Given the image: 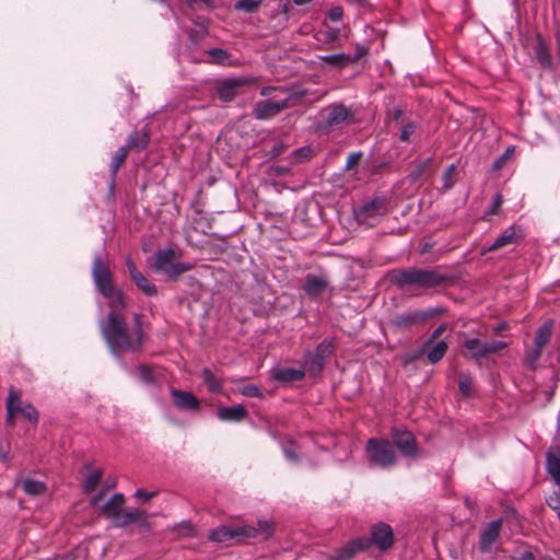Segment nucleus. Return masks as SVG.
<instances>
[{"mask_svg":"<svg viewBox=\"0 0 560 560\" xmlns=\"http://www.w3.org/2000/svg\"><path fill=\"white\" fill-rule=\"evenodd\" d=\"M102 337L104 338L109 352L121 358L126 353H140L145 342L142 316L133 315L132 326L128 327L122 315L108 313L107 317L100 323Z\"/></svg>","mask_w":560,"mask_h":560,"instance_id":"f257e3e1","label":"nucleus"},{"mask_svg":"<svg viewBox=\"0 0 560 560\" xmlns=\"http://www.w3.org/2000/svg\"><path fill=\"white\" fill-rule=\"evenodd\" d=\"M390 281L401 289L412 287L422 290H436L454 284L455 278L442 272L440 268L411 267L393 271Z\"/></svg>","mask_w":560,"mask_h":560,"instance_id":"f03ea898","label":"nucleus"},{"mask_svg":"<svg viewBox=\"0 0 560 560\" xmlns=\"http://www.w3.org/2000/svg\"><path fill=\"white\" fill-rule=\"evenodd\" d=\"M365 448L371 465L381 468H388L396 464V453L389 441L383 439H369Z\"/></svg>","mask_w":560,"mask_h":560,"instance_id":"7ed1b4c3","label":"nucleus"},{"mask_svg":"<svg viewBox=\"0 0 560 560\" xmlns=\"http://www.w3.org/2000/svg\"><path fill=\"white\" fill-rule=\"evenodd\" d=\"M395 540L392 526L385 522L371 525L369 536H365L368 550L374 547L380 553L388 552L394 547Z\"/></svg>","mask_w":560,"mask_h":560,"instance_id":"20e7f679","label":"nucleus"},{"mask_svg":"<svg viewBox=\"0 0 560 560\" xmlns=\"http://www.w3.org/2000/svg\"><path fill=\"white\" fill-rule=\"evenodd\" d=\"M442 313L443 308L440 307L410 311L396 315L394 318H392L390 323L395 328L405 330L411 328L412 326L425 324L429 319L441 315Z\"/></svg>","mask_w":560,"mask_h":560,"instance_id":"39448f33","label":"nucleus"},{"mask_svg":"<svg viewBox=\"0 0 560 560\" xmlns=\"http://www.w3.org/2000/svg\"><path fill=\"white\" fill-rule=\"evenodd\" d=\"M319 116L317 129L323 133H329L335 127L347 121L351 113L343 104L336 103L323 108Z\"/></svg>","mask_w":560,"mask_h":560,"instance_id":"423d86ee","label":"nucleus"},{"mask_svg":"<svg viewBox=\"0 0 560 560\" xmlns=\"http://www.w3.org/2000/svg\"><path fill=\"white\" fill-rule=\"evenodd\" d=\"M92 278L96 290L103 296H108L113 293V289L115 288L113 272L109 266L98 255L93 258Z\"/></svg>","mask_w":560,"mask_h":560,"instance_id":"0eeeda50","label":"nucleus"},{"mask_svg":"<svg viewBox=\"0 0 560 560\" xmlns=\"http://www.w3.org/2000/svg\"><path fill=\"white\" fill-rule=\"evenodd\" d=\"M248 83L244 78H226L217 80L214 90L222 102H231L238 94V91Z\"/></svg>","mask_w":560,"mask_h":560,"instance_id":"6e6552de","label":"nucleus"},{"mask_svg":"<svg viewBox=\"0 0 560 560\" xmlns=\"http://www.w3.org/2000/svg\"><path fill=\"white\" fill-rule=\"evenodd\" d=\"M392 439L394 445L399 450V452L410 458H416L418 456V444L415 435L410 431H400L398 429L392 430Z\"/></svg>","mask_w":560,"mask_h":560,"instance_id":"1a4fd4ad","label":"nucleus"},{"mask_svg":"<svg viewBox=\"0 0 560 560\" xmlns=\"http://www.w3.org/2000/svg\"><path fill=\"white\" fill-rule=\"evenodd\" d=\"M250 534L253 532L250 529H243V525L234 527L220 526L211 529L208 537L214 542H225L232 539L241 542L245 541L244 536H250Z\"/></svg>","mask_w":560,"mask_h":560,"instance_id":"9d476101","label":"nucleus"},{"mask_svg":"<svg viewBox=\"0 0 560 560\" xmlns=\"http://www.w3.org/2000/svg\"><path fill=\"white\" fill-rule=\"evenodd\" d=\"M368 551L365 536H360L348 541L328 556V560H352L357 555Z\"/></svg>","mask_w":560,"mask_h":560,"instance_id":"9b49d317","label":"nucleus"},{"mask_svg":"<svg viewBox=\"0 0 560 560\" xmlns=\"http://www.w3.org/2000/svg\"><path fill=\"white\" fill-rule=\"evenodd\" d=\"M133 523L139 524V526L144 530H149L151 527L148 514L137 508L122 510L113 526L121 528L127 527Z\"/></svg>","mask_w":560,"mask_h":560,"instance_id":"f8f14e48","label":"nucleus"},{"mask_svg":"<svg viewBox=\"0 0 560 560\" xmlns=\"http://www.w3.org/2000/svg\"><path fill=\"white\" fill-rule=\"evenodd\" d=\"M448 349L447 342L443 340L434 341L432 345H428V340L422 345L421 349L418 353H415L409 357L408 361H415L419 359L422 354H427L428 361L431 364L438 363L445 355Z\"/></svg>","mask_w":560,"mask_h":560,"instance_id":"ddd939ff","label":"nucleus"},{"mask_svg":"<svg viewBox=\"0 0 560 560\" xmlns=\"http://www.w3.org/2000/svg\"><path fill=\"white\" fill-rule=\"evenodd\" d=\"M386 211V199L383 197H375L360 207L357 212V218L361 222H368L369 219L384 215Z\"/></svg>","mask_w":560,"mask_h":560,"instance_id":"4468645a","label":"nucleus"},{"mask_svg":"<svg viewBox=\"0 0 560 560\" xmlns=\"http://www.w3.org/2000/svg\"><path fill=\"white\" fill-rule=\"evenodd\" d=\"M502 527V521L495 520L490 522L487 527L480 533L479 549L481 552H488L493 542L498 539Z\"/></svg>","mask_w":560,"mask_h":560,"instance_id":"2eb2a0df","label":"nucleus"},{"mask_svg":"<svg viewBox=\"0 0 560 560\" xmlns=\"http://www.w3.org/2000/svg\"><path fill=\"white\" fill-rule=\"evenodd\" d=\"M329 281L325 276L306 275L304 279L303 290L308 298H318L327 288Z\"/></svg>","mask_w":560,"mask_h":560,"instance_id":"dca6fc26","label":"nucleus"},{"mask_svg":"<svg viewBox=\"0 0 560 560\" xmlns=\"http://www.w3.org/2000/svg\"><path fill=\"white\" fill-rule=\"evenodd\" d=\"M368 49H362L361 54L347 55V54H336V55H326L319 57L323 63L331 66L337 69H343L350 65L355 63L360 58L366 55Z\"/></svg>","mask_w":560,"mask_h":560,"instance_id":"f3484780","label":"nucleus"},{"mask_svg":"<svg viewBox=\"0 0 560 560\" xmlns=\"http://www.w3.org/2000/svg\"><path fill=\"white\" fill-rule=\"evenodd\" d=\"M171 397L178 409L198 411L200 408L199 400L189 392L172 388Z\"/></svg>","mask_w":560,"mask_h":560,"instance_id":"a211bd4d","label":"nucleus"},{"mask_svg":"<svg viewBox=\"0 0 560 560\" xmlns=\"http://www.w3.org/2000/svg\"><path fill=\"white\" fill-rule=\"evenodd\" d=\"M283 107L281 102L259 101L254 105L253 116L259 120L270 119L281 113Z\"/></svg>","mask_w":560,"mask_h":560,"instance_id":"6ab92c4d","label":"nucleus"},{"mask_svg":"<svg viewBox=\"0 0 560 560\" xmlns=\"http://www.w3.org/2000/svg\"><path fill=\"white\" fill-rule=\"evenodd\" d=\"M533 55L536 59V61L539 63V66L545 69L549 70L552 67V59L549 51L548 45L545 43L542 36L540 34H536L535 36V43L533 46Z\"/></svg>","mask_w":560,"mask_h":560,"instance_id":"aec40b11","label":"nucleus"},{"mask_svg":"<svg viewBox=\"0 0 560 560\" xmlns=\"http://www.w3.org/2000/svg\"><path fill=\"white\" fill-rule=\"evenodd\" d=\"M546 469L553 481L560 486V446L551 445L546 454Z\"/></svg>","mask_w":560,"mask_h":560,"instance_id":"412c9836","label":"nucleus"},{"mask_svg":"<svg viewBox=\"0 0 560 560\" xmlns=\"http://www.w3.org/2000/svg\"><path fill=\"white\" fill-rule=\"evenodd\" d=\"M125 497L122 493H115L105 504L101 506L103 515L114 524L120 515L125 505Z\"/></svg>","mask_w":560,"mask_h":560,"instance_id":"4be33fe9","label":"nucleus"},{"mask_svg":"<svg viewBox=\"0 0 560 560\" xmlns=\"http://www.w3.org/2000/svg\"><path fill=\"white\" fill-rule=\"evenodd\" d=\"M433 159L428 158L424 160H415L411 163V170L408 174V179L411 183H418L422 177L431 175L434 170L432 167Z\"/></svg>","mask_w":560,"mask_h":560,"instance_id":"5701e85b","label":"nucleus"},{"mask_svg":"<svg viewBox=\"0 0 560 560\" xmlns=\"http://www.w3.org/2000/svg\"><path fill=\"white\" fill-rule=\"evenodd\" d=\"M243 529H250L253 532L250 536H244L245 540L252 538H261L262 540H268L275 533V523L268 520H259L257 522V526L243 525Z\"/></svg>","mask_w":560,"mask_h":560,"instance_id":"b1692460","label":"nucleus"},{"mask_svg":"<svg viewBox=\"0 0 560 560\" xmlns=\"http://www.w3.org/2000/svg\"><path fill=\"white\" fill-rule=\"evenodd\" d=\"M150 143V131L147 128L141 130H135L128 137L127 144L124 148H127V151L141 152Z\"/></svg>","mask_w":560,"mask_h":560,"instance_id":"393cba45","label":"nucleus"},{"mask_svg":"<svg viewBox=\"0 0 560 560\" xmlns=\"http://www.w3.org/2000/svg\"><path fill=\"white\" fill-rule=\"evenodd\" d=\"M520 240L521 235L517 234L515 228L510 226L504 230L487 249H483L482 254L498 250L508 245L516 244Z\"/></svg>","mask_w":560,"mask_h":560,"instance_id":"a878e982","label":"nucleus"},{"mask_svg":"<svg viewBox=\"0 0 560 560\" xmlns=\"http://www.w3.org/2000/svg\"><path fill=\"white\" fill-rule=\"evenodd\" d=\"M464 348L469 352V359L480 363L482 359L488 358L486 341L479 338H469L463 342Z\"/></svg>","mask_w":560,"mask_h":560,"instance_id":"bb28decb","label":"nucleus"},{"mask_svg":"<svg viewBox=\"0 0 560 560\" xmlns=\"http://www.w3.org/2000/svg\"><path fill=\"white\" fill-rule=\"evenodd\" d=\"M248 412L243 405L230 407H220L218 409V418L222 421L240 422L247 417Z\"/></svg>","mask_w":560,"mask_h":560,"instance_id":"cd10ccee","label":"nucleus"},{"mask_svg":"<svg viewBox=\"0 0 560 560\" xmlns=\"http://www.w3.org/2000/svg\"><path fill=\"white\" fill-rule=\"evenodd\" d=\"M22 394L15 388L11 387L9 389V395L5 402L7 408V419L5 423L9 427H13L15 424V415H18V408L14 406V401L21 402Z\"/></svg>","mask_w":560,"mask_h":560,"instance_id":"c85d7f7f","label":"nucleus"},{"mask_svg":"<svg viewBox=\"0 0 560 560\" xmlns=\"http://www.w3.org/2000/svg\"><path fill=\"white\" fill-rule=\"evenodd\" d=\"M127 155H128L127 148L121 147L115 152V154L113 156L112 163L109 165L110 177H112L110 183H109V194L110 195L114 194L116 174H117L118 170L120 168V166L125 163Z\"/></svg>","mask_w":560,"mask_h":560,"instance_id":"c756f323","label":"nucleus"},{"mask_svg":"<svg viewBox=\"0 0 560 560\" xmlns=\"http://www.w3.org/2000/svg\"><path fill=\"white\" fill-rule=\"evenodd\" d=\"M176 257V253L172 248L166 249H159L155 253L154 262L152 264V268L155 271H162L167 268L168 265H171Z\"/></svg>","mask_w":560,"mask_h":560,"instance_id":"7c9ffc66","label":"nucleus"},{"mask_svg":"<svg viewBox=\"0 0 560 560\" xmlns=\"http://www.w3.org/2000/svg\"><path fill=\"white\" fill-rule=\"evenodd\" d=\"M282 93H285L287 96L280 101L283 109L293 108L299 106L302 103V100L308 95L307 90H288L284 89Z\"/></svg>","mask_w":560,"mask_h":560,"instance_id":"2f4dec72","label":"nucleus"},{"mask_svg":"<svg viewBox=\"0 0 560 560\" xmlns=\"http://www.w3.org/2000/svg\"><path fill=\"white\" fill-rule=\"evenodd\" d=\"M108 301V306L110 308L109 313H116V315H121L120 311L126 307L125 294L119 288H114L113 293L108 296H104Z\"/></svg>","mask_w":560,"mask_h":560,"instance_id":"473e14b6","label":"nucleus"},{"mask_svg":"<svg viewBox=\"0 0 560 560\" xmlns=\"http://www.w3.org/2000/svg\"><path fill=\"white\" fill-rule=\"evenodd\" d=\"M304 375H305L304 370L285 368V369L278 370L273 374V377H275V380H277L279 382L290 383V382L303 380Z\"/></svg>","mask_w":560,"mask_h":560,"instance_id":"72a5a7b5","label":"nucleus"},{"mask_svg":"<svg viewBox=\"0 0 560 560\" xmlns=\"http://www.w3.org/2000/svg\"><path fill=\"white\" fill-rule=\"evenodd\" d=\"M551 336V327L547 324L542 325L536 332L535 337V359L541 355L542 348L548 343Z\"/></svg>","mask_w":560,"mask_h":560,"instance_id":"f704fd0d","label":"nucleus"},{"mask_svg":"<svg viewBox=\"0 0 560 560\" xmlns=\"http://www.w3.org/2000/svg\"><path fill=\"white\" fill-rule=\"evenodd\" d=\"M324 368L323 360H319L315 353L307 352L304 358V371H307L311 375H318Z\"/></svg>","mask_w":560,"mask_h":560,"instance_id":"c9c22d12","label":"nucleus"},{"mask_svg":"<svg viewBox=\"0 0 560 560\" xmlns=\"http://www.w3.org/2000/svg\"><path fill=\"white\" fill-rule=\"evenodd\" d=\"M191 269H192V265L189 262H183V261L174 262L173 261L171 265L167 266V268L165 270H163V273L168 279L176 280L180 275H183Z\"/></svg>","mask_w":560,"mask_h":560,"instance_id":"e433bc0d","label":"nucleus"},{"mask_svg":"<svg viewBox=\"0 0 560 560\" xmlns=\"http://www.w3.org/2000/svg\"><path fill=\"white\" fill-rule=\"evenodd\" d=\"M132 281L145 295L154 296L158 294L155 284L151 283L142 273L135 276Z\"/></svg>","mask_w":560,"mask_h":560,"instance_id":"4c0bfd02","label":"nucleus"},{"mask_svg":"<svg viewBox=\"0 0 560 560\" xmlns=\"http://www.w3.org/2000/svg\"><path fill=\"white\" fill-rule=\"evenodd\" d=\"M201 377L211 393L221 392L222 383L215 377L210 369L205 368L201 372Z\"/></svg>","mask_w":560,"mask_h":560,"instance_id":"58836bf2","label":"nucleus"},{"mask_svg":"<svg viewBox=\"0 0 560 560\" xmlns=\"http://www.w3.org/2000/svg\"><path fill=\"white\" fill-rule=\"evenodd\" d=\"M22 489L31 495H39L46 491V487L43 482L34 479H25L21 483Z\"/></svg>","mask_w":560,"mask_h":560,"instance_id":"ea45409f","label":"nucleus"},{"mask_svg":"<svg viewBox=\"0 0 560 560\" xmlns=\"http://www.w3.org/2000/svg\"><path fill=\"white\" fill-rule=\"evenodd\" d=\"M102 476H103V472L101 469H95V470L91 471L84 480V485H83L84 492H86V493L93 492L95 490V488L97 487V485L100 483Z\"/></svg>","mask_w":560,"mask_h":560,"instance_id":"a19ab883","label":"nucleus"},{"mask_svg":"<svg viewBox=\"0 0 560 560\" xmlns=\"http://www.w3.org/2000/svg\"><path fill=\"white\" fill-rule=\"evenodd\" d=\"M456 183V166L455 164H451L446 167L443 173V186L442 190H450Z\"/></svg>","mask_w":560,"mask_h":560,"instance_id":"79ce46f5","label":"nucleus"},{"mask_svg":"<svg viewBox=\"0 0 560 560\" xmlns=\"http://www.w3.org/2000/svg\"><path fill=\"white\" fill-rule=\"evenodd\" d=\"M334 352V343L331 340L322 341L315 349L314 353L319 358V360H325L329 358Z\"/></svg>","mask_w":560,"mask_h":560,"instance_id":"37998d69","label":"nucleus"},{"mask_svg":"<svg viewBox=\"0 0 560 560\" xmlns=\"http://www.w3.org/2000/svg\"><path fill=\"white\" fill-rule=\"evenodd\" d=\"M18 413H21L24 418L33 423H37L39 415L38 411L32 404H26L24 407L16 406Z\"/></svg>","mask_w":560,"mask_h":560,"instance_id":"c03bdc74","label":"nucleus"},{"mask_svg":"<svg viewBox=\"0 0 560 560\" xmlns=\"http://www.w3.org/2000/svg\"><path fill=\"white\" fill-rule=\"evenodd\" d=\"M261 4V0H237L235 9L238 11L252 13L258 10Z\"/></svg>","mask_w":560,"mask_h":560,"instance_id":"a18cd8bd","label":"nucleus"},{"mask_svg":"<svg viewBox=\"0 0 560 560\" xmlns=\"http://www.w3.org/2000/svg\"><path fill=\"white\" fill-rule=\"evenodd\" d=\"M459 392L464 396H469L471 394L472 387V378L469 374H460L458 380Z\"/></svg>","mask_w":560,"mask_h":560,"instance_id":"49530a36","label":"nucleus"},{"mask_svg":"<svg viewBox=\"0 0 560 560\" xmlns=\"http://www.w3.org/2000/svg\"><path fill=\"white\" fill-rule=\"evenodd\" d=\"M417 129V125L413 121H408L405 125H402L399 139L404 142L410 141V137L415 133Z\"/></svg>","mask_w":560,"mask_h":560,"instance_id":"de8ad7c7","label":"nucleus"},{"mask_svg":"<svg viewBox=\"0 0 560 560\" xmlns=\"http://www.w3.org/2000/svg\"><path fill=\"white\" fill-rule=\"evenodd\" d=\"M513 153H514V149H513V148H508V149L505 150V152H504L502 155H500V156L494 161V163H493V165H492V170H493V171H499V170H501V168L505 165V163L508 162V160H510V159H511V156L513 155Z\"/></svg>","mask_w":560,"mask_h":560,"instance_id":"09e8293b","label":"nucleus"},{"mask_svg":"<svg viewBox=\"0 0 560 560\" xmlns=\"http://www.w3.org/2000/svg\"><path fill=\"white\" fill-rule=\"evenodd\" d=\"M506 347H508V343L504 341H500V340L486 341V349H487L488 357L505 349Z\"/></svg>","mask_w":560,"mask_h":560,"instance_id":"8fccbe9b","label":"nucleus"},{"mask_svg":"<svg viewBox=\"0 0 560 560\" xmlns=\"http://www.w3.org/2000/svg\"><path fill=\"white\" fill-rule=\"evenodd\" d=\"M339 35V28H329L328 31L324 32L323 37L318 39L325 44H331L338 39Z\"/></svg>","mask_w":560,"mask_h":560,"instance_id":"3c124183","label":"nucleus"},{"mask_svg":"<svg viewBox=\"0 0 560 560\" xmlns=\"http://www.w3.org/2000/svg\"><path fill=\"white\" fill-rule=\"evenodd\" d=\"M240 392L242 395H244L246 397H261L262 396L260 388L253 384L245 385Z\"/></svg>","mask_w":560,"mask_h":560,"instance_id":"603ef678","label":"nucleus"},{"mask_svg":"<svg viewBox=\"0 0 560 560\" xmlns=\"http://www.w3.org/2000/svg\"><path fill=\"white\" fill-rule=\"evenodd\" d=\"M139 376L142 380V382L147 384H151L154 382L153 372L148 365H141L139 368Z\"/></svg>","mask_w":560,"mask_h":560,"instance_id":"864d4df0","label":"nucleus"},{"mask_svg":"<svg viewBox=\"0 0 560 560\" xmlns=\"http://www.w3.org/2000/svg\"><path fill=\"white\" fill-rule=\"evenodd\" d=\"M503 203V198H502V195L501 194H497L494 197H493V200H492V205L491 207L489 208V210L487 211L488 214H497L501 208Z\"/></svg>","mask_w":560,"mask_h":560,"instance_id":"5fc2aeb1","label":"nucleus"},{"mask_svg":"<svg viewBox=\"0 0 560 560\" xmlns=\"http://www.w3.org/2000/svg\"><path fill=\"white\" fill-rule=\"evenodd\" d=\"M311 154H312V149L310 147H303V148L295 150L292 153V156L296 161H300V160L308 159L311 156Z\"/></svg>","mask_w":560,"mask_h":560,"instance_id":"6e6d98bb","label":"nucleus"},{"mask_svg":"<svg viewBox=\"0 0 560 560\" xmlns=\"http://www.w3.org/2000/svg\"><path fill=\"white\" fill-rule=\"evenodd\" d=\"M327 16L330 21L338 22L343 16V10L341 7H334L328 11Z\"/></svg>","mask_w":560,"mask_h":560,"instance_id":"4d7b16f0","label":"nucleus"},{"mask_svg":"<svg viewBox=\"0 0 560 560\" xmlns=\"http://www.w3.org/2000/svg\"><path fill=\"white\" fill-rule=\"evenodd\" d=\"M187 5L190 9H196L199 5H205L207 8H213L214 7V0H186Z\"/></svg>","mask_w":560,"mask_h":560,"instance_id":"13d9d810","label":"nucleus"},{"mask_svg":"<svg viewBox=\"0 0 560 560\" xmlns=\"http://www.w3.org/2000/svg\"><path fill=\"white\" fill-rule=\"evenodd\" d=\"M208 54L218 62H223L228 58L226 51L221 48H212L208 51Z\"/></svg>","mask_w":560,"mask_h":560,"instance_id":"bf43d9fd","label":"nucleus"},{"mask_svg":"<svg viewBox=\"0 0 560 560\" xmlns=\"http://www.w3.org/2000/svg\"><path fill=\"white\" fill-rule=\"evenodd\" d=\"M447 329L446 324L440 325L431 334V336L428 339V345H432L434 341H436Z\"/></svg>","mask_w":560,"mask_h":560,"instance_id":"052dcab7","label":"nucleus"},{"mask_svg":"<svg viewBox=\"0 0 560 560\" xmlns=\"http://www.w3.org/2000/svg\"><path fill=\"white\" fill-rule=\"evenodd\" d=\"M158 495V491L148 492L147 490L140 488L136 491L135 497L137 499H141L143 501H149L152 498Z\"/></svg>","mask_w":560,"mask_h":560,"instance_id":"680f3d73","label":"nucleus"},{"mask_svg":"<svg viewBox=\"0 0 560 560\" xmlns=\"http://www.w3.org/2000/svg\"><path fill=\"white\" fill-rule=\"evenodd\" d=\"M360 156H361L360 153L350 154L348 158V161H347V165H346L347 168L350 170V168L354 167L358 164Z\"/></svg>","mask_w":560,"mask_h":560,"instance_id":"e2e57ef3","label":"nucleus"},{"mask_svg":"<svg viewBox=\"0 0 560 560\" xmlns=\"http://www.w3.org/2000/svg\"><path fill=\"white\" fill-rule=\"evenodd\" d=\"M126 266H127V268H128V271H129V273H130L131 279H133V278H135V276H137V275L141 273V272L137 269V267H136L135 262H133L130 258H128V259L126 260Z\"/></svg>","mask_w":560,"mask_h":560,"instance_id":"0e129e2a","label":"nucleus"},{"mask_svg":"<svg viewBox=\"0 0 560 560\" xmlns=\"http://www.w3.org/2000/svg\"><path fill=\"white\" fill-rule=\"evenodd\" d=\"M273 91H277V92H281L284 91V88H277V86H266V88H262L261 91H260V94L262 96H268L270 95Z\"/></svg>","mask_w":560,"mask_h":560,"instance_id":"69168bd1","label":"nucleus"},{"mask_svg":"<svg viewBox=\"0 0 560 560\" xmlns=\"http://www.w3.org/2000/svg\"><path fill=\"white\" fill-rule=\"evenodd\" d=\"M285 150V145L282 142H277L272 147L271 153L273 156L280 155Z\"/></svg>","mask_w":560,"mask_h":560,"instance_id":"338daca9","label":"nucleus"},{"mask_svg":"<svg viewBox=\"0 0 560 560\" xmlns=\"http://www.w3.org/2000/svg\"><path fill=\"white\" fill-rule=\"evenodd\" d=\"M284 454H285L287 458L290 459V460H293V462H298L299 460L298 453L293 448H291V447H285L284 448Z\"/></svg>","mask_w":560,"mask_h":560,"instance_id":"774afa93","label":"nucleus"}]
</instances>
